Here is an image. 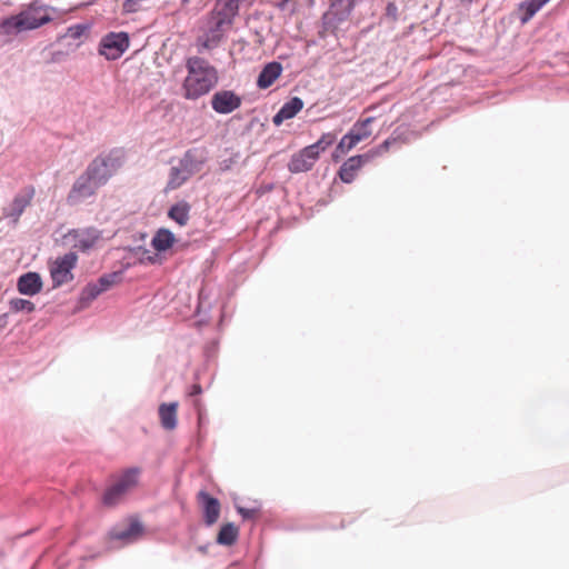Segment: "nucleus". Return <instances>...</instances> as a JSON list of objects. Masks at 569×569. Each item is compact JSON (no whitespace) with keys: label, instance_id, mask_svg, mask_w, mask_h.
Returning <instances> with one entry per match:
<instances>
[{"label":"nucleus","instance_id":"obj_27","mask_svg":"<svg viewBox=\"0 0 569 569\" xmlns=\"http://www.w3.org/2000/svg\"><path fill=\"white\" fill-rule=\"evenodd\" d=\"M333 142L335 136L331 133H325L317 142L310 144V147L320 156V153L327 150V148H329Z\"/></svg>","mask_w":569,"mask_h":569},{"label":"nucleus","instance_id":"obj_31","mask_svg":"<svg viewBox=\"0 0 569 569\" xmlns=\"http://www.w3.org/2000/svg\"><path fill=\"white\" fill-rule=\"evenodd\" d=\"M11 310L18 312V311H28L31 312L33 310V303L26 299H13L10 302Z\"/></svg>","mask_w":569,"mask_h":569},{"label":"nucleus","instance_id":"obj_14","mask_svg":"<svg viewBox=\"0 0 569 569\" xmlns=\"http://www.w3.org/2000/svg\"><path fill=\"white\" fill-rule=\"evenodd\" d=\"M198 498L203 505V516L206 525L212 526L214 522H217L220 515V503L218 499L211 497L206 491H200L198 493Z\"/></svg>","mask_w":569,"mask_h":569},{"label":"nucleus","instance_id":"obj_16","mask_svg":"<svg viewBox=\"0 0 569 569\" xmlns=\"http://www.w3.org/2000/svg\"><path fill=\"white\" fill-rule=\"evenodd\" d=\"M303 108V101L293 97L280 108L274 114L272 121L276 126H280L284 120L292 119Z\"/></svg>","mask_w":569,"mask_h":569},{"label":"nucleus","instance_id":"obj_6","mask_svg":"<svg viewBox=\"0 0 569 569\" xmlns=\"http://www.w3.org/2000/svg\"><path fill=\"white\" fill-rule=\"evenodd\" d=\"M251 4L250 0H217L214 11L211 18L212 26L210 31L213 33L212 38H217V32L223 30L226 26L231 24L232 19L238 13L241 4Z\"/></svg>","mask_w":569,"mask_h":569},{"label":"nucleus","instance_id":"obj_12","mask_svg":"<svg viewBox=\"0 0 569 569\" xmlns=\"http://www.w3.org/2000/svg\"><path fill=\"white\" fill-rule=\"evenodd\" d=\"M143 535V527L140 521L132 519L123 527H116L110 531V538L122 545H129L139 540Z\"/></svg>","mask_w":569,"mask_h":569},{"label":"nucleus","instance_id":"obj_3","mask_svg":"<svg viewBox=\"0 0 569 569\" xmlns=\"http://www.w3.org/2000/svg\"><path fill=\"white\" fill-rule=\"evenodd\" d=\"M140 475L141 468L139 467H130L123 470L116 479L114 483L106 490L103 503L109 507L119 503L138 486Z\"/></svg>","mask_w":569,"mask_h":569},{"label":"nucleus","instance_id":"obj_26","mask_svg":"<svg viewBox=\"0 0 569 569\" xmlns=\"http://www.w3.org/2000/svg\"><path fill=\"white\" fill-rule=\"evenodd\" d=\"M18 290L23 295L36 293V272H28L18 280Z\"/></svg>","mask_w":569,"mask_h":569},{"label":"nucleus","instance_id":"obj_42","mask_svg":"<svg viewBox=\"0 0 569 569\" xmlns=\"http://www.w3.org/2000/svg\"><path fill=\"white\" fill-rule=\"evenodd\" d=\"M250 1H251V3H252L254 0H250Z\"/></svg>","mask_w":569,"mask_h":569},{"label":"nucleus","instance_id":"obj_9","mask_svg":"<svg viewBox=\"0 0 569 569\" xmlns=\"http://www.w3.org/2000/svg\"><path fill=\"white\" fill-rule=\"evenodd\" d=\"M77 260L78 257L74 252H68L52 262L50 273L54 284L60 286L72 279L71 270L74 268Z\"/></svg>","mask_w":569,"mask_h":569},{"label":"nucleus","instance_id":"obj_8","mask_svg":"<svg viewBox=\"0 0 569 569\" xmlns=\"http://www.w3.org/2000/svg\"><path fill=\"white\" fill-rule=\"evenodd\" d=\"M129 47V37L126 32H111L101 39L99 53L108 60L120 58Z\"/></svg>","mask_w":569,"mask_h":569},{"label":"nucleus","instance_id":"obj_5","mask_svg":"<svg viewBox=\"0 0 569 569\" xmlns=\"http://www.w3.org/2000/svg\"><path fill=\"white\" fill-rule=\"evenodd\" d=\"M119 152L97 157L88 167L87 172L100 187L103 186L121 167Z\"/></svg>","mask_w":569,"mask_h":569},{"label":"nucleus","instance_id":"obj_4","mask_svg":"<svg viewBox=\"0 0 569 569\" xmlns=\"http://www.w3.org/2000/svg\"><path fill=\"white\" fill-rule=\"evenodd\" d=\"M397 142L396 138H389L385 140L378 147L369 150L368 152L359 156H355L349 158L347 161L342 163L339 170V177L340 179L346 183H351L356 177L358 171L361 169V167L375 158L383 154L389 150V148Z\"/></svg>","mask_w":569,"mask_h":569},{"label":"nucleus","instance_id":"obj_2","mask_svg":"<svg viewBox=\"0 0 569 569\" xmlns=\"http://www.w3.org/2000/svg\"><path fill=\"white\" fill-rule=\"evenodd\" d=\"M111 238L96 227L70 229L67 232L56 231L54 241L64 247L88 252L101 248Z\"/></svg>","mask_w":569,"mask_h":569},{"label":"nucleus","instance_id":"obj_18","mask_svg":"<svg viewBox=\"0 0 569 569\" xmlns=\"http://www.w3.org/2000/svg\"><path fill=\"white\" fill-rule=\"evenodd\" d=\"M281 72L282 66L279 62H269L261 70L257 80V86L260 89L269 88L280 77Z\"/></svg>","mask_w":569,"mask_h":569},{"label":"nucleus","instance_id":"obj_35","mask_svg":"<svg viewBox=\"0 0 569 569\" xmlns=\"http://www.w3.org/2000/svg\"><path fill=\"white\" fill-rule=\"evenodd\" d=\"M236 508H237V511L242 516L243 519L253 518L258 511L256 508L248 509V508H243L240 506H236Z\"/></svg>","mask_w":569,"mask_h":569},{"label":"nucleus","instance_id":"obj_21","mask_svg":"<svg viewBox=\"0 0 569 569\" xmlns=\"http://www.w3.org/2000/svg\"><path fill=\"white\" fill-rule=\"evenodd\" d=\"M190 206L184 202H178L172 206L168 212L169 217L174 220L178 224L184 226L189 220Z\"/></svg>","mask_w":569,"mask_h":569},{"label":"nucleus","instance_id":"obj_32","mask_svg":"<svg viewBox=\"0 0 569 569\" xmlns=\"http://www.w3.org/2000/svg\"><path fill=\"white\" fill-rule=\"evenodd\" d=\"M355 2H356V0H336L332 3V8L341 7L342 13L349 14L355 7Z\"/></svg>","mask_w":569,"mask_h":569},{"label":"nucleus","instance_id":"obj_40","mask_svg":"<svg viewBox=\"0 0 569 569\" xmlns=\"http://www.w3.org/2000/svg\"><path fill=\"white\" fill-rule=\"evenodd\" d=\"M41 281H40V277L38 276V284H37V288H38V292L41 290Z\"/></svg>","mask_w":569,"mask_h":569},{"label":"nucleus","instance_id":"obj_29","mask_svg":"<svg viewBox=\"0 0 569 569\" xmlns=\"http://www.w3.org/2000/svg\"><path fill=\"white\" fill-rule=\"evenodd\" d=\"M357 144H358V142L355 139L353 133H351L349 131L348 133H346L341 138L340 142L337 146V151H341L342 153H347L348 151H350Z\"/></svg>","mask_w":569,"mask_h":569},{"label":"nucleus","instance_id":"obj_34","mask_svg":"<svg viewBox=\"0 0 569 569\" xmlns=\"http://www.w3.org/2000/svg\"><path fill=\"white\" fill-rule=\"evenodd\" d=\"M86 30H87L86 26H82V24L72 26L68 29V37L72 38V39H78L84 33Z\"/></svg>","mask_w":569,"mask_h":569},{"label":"nucleus","instance_id":"obj_25","mask_svg":"<svg viewBox=\"0 0 569 569\" xmlns=\"http://www.w3.org/2000/svg\"><path fill=\"white\" fill-rule=\"evenodd\" d=\"M102 293L101 289L99 288V284L96 282L87 284L83 290L81 291L80 298H79V309L86 308L90 305L91 301H93L98 296Z\"/></svg>","mask_w":569,"mask_h":569},{"label":"nucleus","instance_id":"obj_11","mask_svg":"<svg viewBox=\"0 0 569 569\" xmlns=\"http://www.w3.org/2000/svg\"><path fill=\"white\" fill-rule=\"evenodd\" d=\"M99 187L86 171L76 180L68 199L71 203H79L92 196Z\"/></svg>","mask_w":569,"mask_h":569},{"label":"nucleus","instance_id":"obj_10","mask_svg":"<svg viewBox=\"0 0 569 569\" xmlns=\"http://www.w3.org/2000/svg\"><path fill=\"white\" fill-rule=\"evenodd\" d=\"M241 106V98L230 90L217 91L211 98L212 109L220 114H228Z\"/></svg>","mask_w":569,"mask_h":569},{"label":"nucleus","instance_id":"obj_33","mask_svg":"<svg viewBox=\"0 0 569 569\" xmlns=\"http://www.w3.org/2000/svg\"><path fill=\"white\" fill-rule=\"evenodd\" d=\"M141 0H124L122 3V9L127 13L136 12L140 9Z\"/></svg>","mask_w":569,"mask_h":569},{"label":"nucleus","instance_id":"obj_30","mask_svg":"<svg viewBox=\"0 0 569 569\" xmlns=\"http://www.w3.org/2000/svg\"><path fill=\"white\" fill-rule=\"evenodd\" d=\"M58 17L56 9H40L38 8V28L54 20Z\"/></svg>","mask_w":569,"mask_h":569},{"label":"nucleus","instance_id":"obj_20","mask_svg":"<svg viewBox=\"0 0 569 569\" xmlns=\"http://www.w3.org/2000/svg\"><path fill=\"white\" fill-rule=\"evenodd\" d=\"M191 176L179 163L173 164L170 169L167 188L173 190L181 187Z\"/></svg>","mask_w":569,"mask_h":569},{"label":"nucleus","instance_id":"obj_23","mask_svg":"<svg viewBox=\"0 0 569 569\" xmlns=\"http://www.w3.org/2000/svg\"><path fill=\"white\" fill-rule=\"evenodd\" d=\"M375 121L373 117L366 118L362 121H358L353 124L352 129L350 130L351 133H353L355 139L357 142H361L369 138L371 136V130L369 128V124Z\"/></svg>","mask_w":569,"mask_h":569},{"label":"nucleus","instance_id":"obj_17","mask_svg":"<svg viewBox=\"0 0 569 569\" xmlns=\"http://www.w3.org/2000/svg\"><path fill=\"white\" fill-rule=\"evenodd\" d=\"M178 402L161 403L158 409L161 427L166 430H173L177 427Z\"/></svg>","mask_w":569,"mask_h":569},{"label":"nucleus","instance_id":"obj_1","mask_svg":"<svg viewBox=\"0 0 569 569\" xmlns=\"http://www.w3.org/2000/svg\"><path fill=\"white\" fill-rule=\"evenodd\" d=\"M188 76L183 82L184 97L196 100L207 94L217 83L216 69L202 58L191 57L187 60Z\"/></svg>","mask_w":569,"mask_h":569},{"label":"nucleus","instance_id":"obj_19","mask_svg":"<svg viewBox=\"0 0 569 569\" xmlns=\"http://www.w3.org/2000/svg\"><path fill=\"white\" fill-rule=\"evenodd\" d=\"M174 240V236L170 230L159 229L153 236L151 244L157 251L161 252L171 248Z\"/></svg>","mask_w":569,"mask_h":569},{"label":"nucleus","instance_id":"obj_24","mask_svg":"<svg viewBox=\"0 0 569 569\" xmlns=\"http://www.w3.org/2000/svg\"><path fill=\"white\" fill-rule=\"evenodd\" d=\"M549 0H528L520 4V10L523 11L521 21L528 22Z\"/></svg>","mask_w":569,"mask_h":569},{"label":"nucleus","instance_id":"obj_28","mask_svg":"<svg viewBox=\"0 0 569 569\" xmlns=\"http://www.w3.org/2000/svg\"><path fill=\"white\" fill-rule=\"evenodd\" d=\"M119 279H120V273L112 272V273L103 274L102 277H100L98 279V281L96 283L99 284V288L101 289V291L104 292L106 290L111 288Z\"/></svg>","mask_w":569,"mask_h":569},{"label":"nucleus","instance_id":"obj_15","mask_svg":"<svg viewBox=\"0 0 569 569\" xmlns=\"http://www.w3.org/2000/svg\"><path fill=\"white\" fill-rule=\"evenodd\" d=\"M204 160L206 157L203 151L199 149H191L184 153L178 163L188 170L189 174L192 177L194 173L201 170Z\"/></svg>","mask_w":569,"mask_h":569},{"label":"nucleus","instance_id":"obj_22","mask_svg":"<svg viewBox=\"0 0 569 569\" xmlns=\"http://www.w3.org/2000/svg\"><path fill=\"white\" fill-rule=\"evenodd\" d=\"M238 537V528L233 523H227L221 527L217 542L222 546H231L236 542Z\"/></svg>","mask_w":569,"mask_h":569},{"label":"nucleus","instance_id":"obj_37","mask_svg":"<svg viewBox=\"0 0 569 569\" xmlns=\"http://www.w3.org/2000/svg\"><path fill=\"white\" fill-rule=\"evenodd\" d=\"M202 392V388L200 385L198 383H194L191 386L190 388V391H189V396H198Z\"/></svg>","mask_w":569,"mask_h":569},{"label":"nucleus","instance_id":"obj_36","mask_svg":"<svg viewBox=\"0 0 569 569\" xmlns=\"http://www.w3.org/2000/svg\"><path fill=\"white\" fill-rule=\"evenodd\" d=\"M136 252L137 253H139V252L143 253V257L140 258L141 262L148 261V262L153 263L156 261V256L149 254V252L146 249H142L141 247L137 248Z\"/></svg>","mask_w":569,"mask_h":569},{"label":"nucleus","instance_id":"obj_41","mask_svg":"<svg viewBox=\"0 0 569 569\" xmlns=\"http://www.w3.org/2000/svg\"><path fill=\"white\" fill-rule=\"evenodd\" d=\"M184 3L189 2V0H182Z\"/></svg>","mask_w":569,"mask_h":569},{"label":"nucleus","instance_id":"obj_7","mask_svg":"<svg viewBox=\"0 0 569 569\" xmlns=\"http://www.w3.org/2000/svg\"><path fill=\"white\" fill-rule=\"evenodd\" d=\"M36 28V9L31 3L27 9L0 22V34L14 36Z\"/></svg>","mask_w":569,"mask_h":569},{"label":"nucleus","instance_id":"obj_38","mask_svg":"<svg viewBox=\"0 0 569 569\" xmlns=\"http://www.w3.org/2000/svg\"><path fill=\"white\" fill-rule=\"evenodd\" d=\"M392 11H396V7L393 4L388 6V12L392 13Z\"/></svg>","mask_w":569,"mask_h":569},{"label":"nucleus","instance_id":"obj_13","mask_svg":"<svg viewBox=\"0 0 569 569\" xmlns=\"http://www.w3.org/2000/svg\"><path fill=\"white\" fill-rule=\"evenodd\" d=\"M318 159L317 151L308 146L291 157L288 169L292 173L306 172L312 169Z\"/></svg>","mask_w":569,"mask_h":569},{"label":"nucleus","instance_id":"obj_39","mask_svg":"<svg viewBox=\"0 0 569 569\" xmlns=\"http://www.w3.org/2000/svg\"><path fill=\"white\" fill-rule=\"evenodd\" d=\"M289 1H290V0H281V2H280V4H279V7H280L281 9H283V8H284V6H286V3H288Z\"/></svg>","mask_w":569,"mask_h":569}]
</instances>
